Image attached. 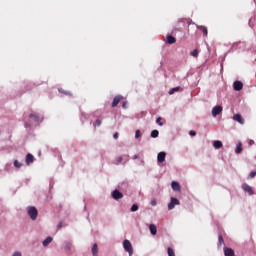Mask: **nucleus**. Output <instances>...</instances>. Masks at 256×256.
Here are the masks:
<instances>
[{"label": "nucleus", "mask_w": 256, "mask_h": 256, "mask_svg": "<svg viewBox=\"0 0 256 256\" xmlns=\"http://www.w3.org/2000/svg\"><path fill=\"white\" fill-rule=\"evenodd\" d=\"M223 112V107L222 106H215L213 109H212V115L214 117H217V115H220V113Z\"/></svg>", "instance_id": "nucleus-4"}, {"label": "nucleus", "mask_w": 256, "mask_h": 256, "mask_svg": "<svg viewBox=\"0 0 256 256\" xmlns=\"http://www.w3.org/2000/svg\"><path fill=\"white\" fill-rule=\"evenodd\" d=\"M14 167H16L17 169H21L22 164L18 160H15L14 161Z\"/></svg>", "instance_id": "nucleus-27"}, {"label": "nucleus", "mask_w": 256, "mask_h": 256, "mask_svg": "<svg viewBox=\"0 0 256 256\" xmlns=\"http://www.w3.org/2000/svg\"><path fill=\"white\" fill-rule=\"evenodd\" d=\"M225 256H235V251L232 248H224Z\"/></svg>", "instance_id": "nucleus-13"}, {"label": "nucleus", "mask_w": 256, "mask_h": 256, "mask_svg": "<svg viewBox=\"0 0 256 256\" xmlns=\"http://www.w3.org/2000/svg\"><path fill=\"white\" fill-rule=\"evenodd\" d=\"M29 118H30V119H33V121H34L35 123H39V121H41V117H39V115H37V114H35V113H31V114L29 115Z\"/></svg>", "instance_id": "nucleus-15"}, {"label": "nucleus", "mask_w": 256, "mask_h": 256, "mask_svg": "<svg viewBox=\"0 0 256 256\" xmlns=\"http://www.w3.org/2000/svg\"><path fill=\"white\" fill-rule=\"evenodd\" d=\"M123 247L124 251H126V253H129V256L133 255V245H131V242L129 240L123 241Z\"/></svg>", "instance_id": "nucleus-2"}, {"label": "nucleus", "mask_w": 256, "mask_h": 256, "mask_svg": "<svg viewBox=\"0 0 256 256\" xmlns=\"http://www.w3.org/2000/svg\"><path fill=\"white\" fill-rule=\"evenodd\" d=\"M213 147H214L215 149H221V147H223V142H221V141H219V140H216V141H214V143H213Z\"/></svg>", "instance_id": "nucleus-18"}, {"label": "nucleus", "mask_w": 256, "mask_h": 256, "mask_svg": "<svg viewBox=\"0 0 256 256\" xmlns=\"http://www.w3.org/2000/svg\"><path fill=\"white\" fill-rule=\"evenodd\" d=\"M151 137L152 139H157V137H159V130H153L151 132Z\"/></svg>", "instance_id": "nucleus-23"}, {"label": "nucleus", "mask_w": 256, "mask_h": 256, "mask_svg": "<svg viewBox=\"0 0 256 256\" xmlns=\"http://www.w3.org/2000/svg\"><path fill=\"white\" fill-rule=\"evenodd\" d=\"M179 89H181V87L172 88V89L169 91V95H173V93H175V91H179Z\"/></svg>", "instance_id": "nucleus-28"}, {"label": "nucleus", "mask_w": 256, "mask_h": 256, "mask_svg": "<svg viewBox=\"0 0 256 256\" xmlns=\"http://www.w3.org/2000/svg\"><path fill=\"white\" fill-rule=\"evenodd\" d=\"M97 253H99V246H97V243H95L92 246V254H93V256H97Z\"/></svg>", "instance_id": "nucleus-21"}, {"label": "nucleus", "mask_w": 256, "mask_h": 256, "mask_svg": "<svg viewBox=\"0 0 256 256\" xmlns=\"http://www.w3.org/2000/svg\"><path fill=\"white\" fill-rule=\"evenodd\" d=\"M113 138H114V139H119V133H117V132L114 133V134H113Z\"/></svg>", "instance_id": "nucleus-36"}, {"label": "nucleus", "mask_w": 256, "mask_h": 256, "mask_svg": "<svg viewBox=\"0 0 256 256\" xmlns=\"http://www.w3.org/2000/svg\"><path fill=\"white\" fill-rule=\"evenodd\" d=\"M198 29L202 31L204 37H207V34H208L207 27H205V26H200V27H198Z\"/></svg>", "instance_id": "nucleus-22"}, {"label": "nucleus", "mask_w": 256, "mask_h": 256, "mask_svg": "<svg viewBox=\"0 0 256 256\" xmlns=\"http://www.w3.org/2000/svg\"><path fill=\"white\" fill-rule=\"evenodd\" d=\"M25 161H26V165H31V163L35 161V156H33V154H27Z\"/></svg>", "instance_id": "nucleus-11"}, {"label": "nucleus", "mask_w": 256, "mask_h": 256, "mask_svg": "<svg viewBox=\"0 0 256 256\" xmlns=\"http://www.w3.org/2000/svg\"><path fill=\"white\" fill-rule=\"evenodd\" d=\"M53 241V238L51 236H48L43 242L42 245L43 247H47V245H49V243H51Z\"/></svg>", "instance_id": "nucleus-20"}, {"label": "nucleus", "mask_w": 256, "mask_h": 256, "mask_svg": "<svg viewBox=\"0 0 256 256\" xmlns=\"http://www.w3.org/2000/svg\"><path fill=\"white\" fill-rule=\"evenodd\" d=\"M139 137H141V130H136L135 132V138L139 139Z\"/></svg>", "instance_id": "nucleus-31"}, {"label": "nucleus", "mask_w": 256, "mask_h": 256, "mask_svg": "<svg viewBox=\"0 0 256 256\" xmlns=\"http://www.w3.org/2000/svg\"><path fill=\"white\" fill-rule=\"evenodd\" d=\"M166 42L168 43V45H173L174 43H177V39L172 35H168L166 37Z\"/></svg>", "instance_id": "nucleus-12"}, {"label": "nucleus", "mask_w": 256, "mask_h": 256, "mask_svg": "<svg viewBox=\"0 0 256 256\" xmlns=\"http://www.w3.org/2000/svg\"><path fill=\"white\" fill-rule=\"evenodd\" d=\"M12 256H21V252H15Z\"/></svg>", "instance_id": "nucleus-41"}, {"label": "nucleus", "mask_w": 256, "mask_h": 256, "mask_svg": "<svg viewBox=\"0 0 256 256\" xmlns=\"http://www.w3.org/2000/svg\"><path fill=\"white\" fill-rule=\"evenodd\" d=\"M233 89H234V91H241V89H243V82L235 81L233 83Z\"/></svg>", "instance_id": "nucleus-9"}, {"label": "nucleus", "mask_w": 256, "mask_h": 256, "mask_svg": "<svg viewBox=\"0 0 256 256\" xmlns=\"http://www.w3.org/2000/svg\"><path fill=\"white\" fill-rule=\"evenodd\" d=\"M121 99H123V96H121V95L115 96L112 101L111 107H117V105H119V103H121Z\"/></svg>", "instance_id": "nucleus-8"}, {"label": "nucleus", "mask_w": 256, "mask_h": 256, "mask_svg": "<svg viewBox=\"0 0 256 256\" xmlns=\"http://www.w3.org/2000/svg\"><path fill=\"white\" fill-rule=\"evenodd\" d=\"M149 230H150L151 235H157V226L155 224H150Z\"/></svg>", "instance_id": "nucleus-16"}, {"label": "nucleus", "mask_w": 256, "mask_h": 256, "mask_svg": "<svg viewBox=\"0 0 256 256\" xmlns=\"http://www.w3.org/2000/svg\"><path fill=\"white\" fill-rule=\"evenodd\" d=\"M27 211L30 219H32V221H35L37 219V216L39 215V211L37 210V208H35V206H30L28 207Z\"/></svg>", "instance_id": "nucleus-1"}, {"label": "nucleus", "mask_w": 256, "mask_h": 256, "mask_svg": "<svg viewBox=\"0 0 256 256\" xmlns=\"http://www.w3.org/2000/svg\"><path fill=\"white\" fill-rule=\"evenodd\" d=\"M175 205H180L179 199L172 197L170 203L168 204L169 211L175 209Z\"/></svg>", "instance_id": "nucleus-3"}, {"label": "nucleus", "mask_w": 256, "mask_h": 256, "mask_svg": "<svg viewBox=\"0 0 256 256\" xmlns=\"http://www.w3.org/2000/svg\"><path fill=\"white\" fill-rule=\"evenodd\" d=\"M94 125H97V127H100V125H101V120L100 119H97L96 121H95V124Z\"/></svg>", "instance_id": "nucleus-35"}, {"label": "nucleus", "mask_w": 256, "mask_h": 256, "mask_svg": "<svg viewBox=\"0 0 256 256\" xmlns=\"http://www.w3.org/2000/svg\"><path fill=\"white\" fill-rule=\"evenodd\" d=\"M185 21H187V19H179L178 23H185Z\"/></svg>", "instance_id": "nucleus-39"}, {"label": "nucleus", "mask_w": 256, "mask_h": 256, "mask_svg": "<svg viewBox=\"0 0 256 256\" xmlns=\"http://www.w3.org/2000/svg\"><path fill=\"white\" fill-rule=\"evenodd\" d=\"M133 159H139V155H137V154L134 155V156H133Z\"/></svg>", "instance_id": "nucleus-43"}, {"label": "nucleus", "mask_w": 256, "mask_h": 256, "mask_svg": "<svg viewBox=\"0 0 256 256\" xmlns=\"http://www.w3.org/2000/svg\"><path fill=\"white\" fill-rule=\"evenodd\" d=\"M242 189L243 191H245V193L249 194V195H254L255 192H253V188H251V186H249L248 184H242Z\"/></svg>", "instance_id": "nucleus-5"}, {"label": "nucleus", "mask_w": 256, "mask_h": 256, "mask_svg": "<svg viewBox=\"0 0 256 256\" xmlns=\"http://www.w3.org/2000/svg\"><path fill=\"white\" fill-rule=\"evenodd\" d=\"M122 162H123V157H121V156L118 157V158H117V163H122Z\"/></svg>", "instance_id": "nucleus-37"}, {"label": "nucleus", "mask_w": 256, "mask_h": 256, "mask_svg": "<svg viewBox=\"0 0 256 256\" xmlns=\"http://www.w3.org/2000/svg\"><path fill=\"white\" fill-rule=\"evenodd\" d=\"M65 251H68V253L73 251V244L71 242H65Z\"/></svg>", "instance_id": "nucleus-17"}, {"label": "nucleus", "mask_w": 256, "mask_h": 256, "mask_svg": "<svg viewBox=\"0 0 256 256\" xmlns=\"http://www.w3.org/2000/svg\"><path fill=\"white\" fill-rule=\"evenodd\" d=\"M233 120L240 123V125H245V119H243V116H241V114H235L233 116Z\"/></svg>", "instance_id": "nucleus-7"}, {"label": "nucleus", "mask_w": 256, "mask_h": 256, "mask_svg": "<svg viewBox=\"0 0 256 256\" xmlns=\"http://www.w3.org/2000/svg\"><path fill=\"white\" fill-rule=\"evenodd\" d=\"M249 145H255V141L250 140V141H249Z\"/></svg>", "instance_id": "nucleus-42"}, {"label": "nucleus", "mask_w": 256, "mask_h": 256, "mask_svg": "<svg viewBox=\"0 0 256 256\" xmlns=\"http://www.w3.org/2000/svg\"><path fill=\"white\" fill-rule=\"evenodd\" d=\"M112 197L113 199H115L116 201H119V199H123V193H121L119 190H114L112 192Z\"/></svg>", "instance_id": "nucleus-6"}, {"label": "nucleus", "mask_w": 256, "mask_h": 256, "mask_svg": "<svg viewBox=\"0 0 256 256\" xmlns=\"http://www.w3.org/2000/svg\"><path fill=\"white\" fill-rule=\"evenodd\" d=\"M190 55L195 58L199 57V50H193L192 52H190Z\"/></svg>", "instance_id": "nucleus-24"}, {"label": "nucleus", "mask_w": 256, "mask_h": 256, "mask_svg": "<svg viewBox=\"0 0 256 256\" xmlns=\"http://www.w3.org/2000/svg\"><path fill=\"white\" fill-rule=\"evenodd\" d=\"M57 227L58 229H61L63 227V222H59Z\"/></svg>", "instance_id": "nucleus-38"}, {"label": "nucleus", "mask_w": 256, "mask_h": 256, "mask_svg": "<svg viewBox=\"0 0 256 256\" xmlns=\"http://www.w3.org/2000/svg\"><path fill=\"white\" fill-rule=\"evenodd\" d=\"M161 121H162V118H161V117H158V118L156 119V123L159 124L160 127H163V122H161Z\"/></svg>", "instance_id": "nucleus-30"}, {"label": "nucleus", "mask_w": 256, "mask_h": 256, "mask_svg": "<svg viewBox=\"0 0 256 256\" xmlns=\"http://www.w3.org/2000/svg\"><path fill=\"white\" fill-rule=\"evenodd\" d=\"M249 177L250 179H253L254 177H256V171L250 172Z\"/></svg>", "instance_id": "nucleus-32"}, {"label": "nucleus", "mask_w": 256, "mask_h": 256, "mask_svg": "<svg viewBox=\"0 0 256 256\" xmlns=\"http://www.w3.org/2000/svg\"><path fill=\"white\" fill-rule=\"evenodd\" d=\"M241 151H243V144L241 142H238L236 149H235V153H237V155H239V153H241Z\"/></svg>", "instance_id": "nucleus-19"}, {"label": "nucleus", "mask_w": 256, "mask_h": 256, "mask_svg": "<svg viewBox=\"0 0 256 256\" xmlns=\"http://www.w3.org/2000/svg\"><path fill=\"white\" fill-rule=\"evenodd\" d=\"M165 157H167V153H165V152L158 153V155H157L158 163H163L165 161Z\"/></svg>", "instance_id": "nucleus-10"}, {"label": "nucleus", "mask_w": 256, "mask_h": 256, "mask_svg": "<svg viewBox=\"0 0 256 256\" xmlns=\"http://www.w3.org/2000/svg\"><path fill=\"white\" fill-rule=\"evenodd\" d=\"M167 252L168 256H175V250H173V248L168 247Z\"/></svg>", "instance_id": "nucleus-26"}, {"label": "nucleus", "mask_w": 256, "mask_h": 256, "mask_svg": "<svg viewBox=\"0 0 256 256\" xmlns=\"http://www.w3.org/2000/svg\"><path fill=\"white\" fill-rule=\"evenodd\" d=\"M130 211H132L133 213H135V211H139V205L133 204L130 208Z\"/></svg>", "instance_id": "nucleus-25"}, {"label": "nucleus", "mask_w": 256, "mask_h": 256, "mask_svg": "<svg viewBox=\"0 0 256 256\" xmlns=\"http://www.w3.org/2000/svg\"><path fill=\"white\" fill-rule=\"evenodd\" d=\"M150 203H151L152 207H155V205H157V200L152 199Z\"/></svg>", "instance_id": "nucleus-34"}, {"label": "nucleus", "mask_w": 256, "mask_h": 256, "mask_svg": "<svg viewBox=\"0 0 256 256\" xmlns=\"http://www.w3.org/2000/svg\"><path fill=\"white\" fill-rule=\"evenodd\" d=\"M122 107L123 109H127V102H123Z\"/></svg>", "instance_id": "nucleus-40"}, {"label": "nucleus", "mask_w": 256, "mask_h": 256, "mask_svg": "<svg viewBox=\"0 0 256 256\" xmlns=\"http://www.w3.org/2000/svg\"><path fill=\"white\" fill-rule=\"evenodd\" d=\"M171 187L173 191H181V185H179V182L172 181Z\"/></svg>", "instance_id": "nucleus-14"}, {"label": "nucleus", "mask_w": 256, "mask_h": 256, "mask_svg": "<svg viewBox=\"0 0 256 256\" xmlns=\"http://www.w3.org/2000/svg\"><path fill=\"white\" fill-rule=\"evenodd\" d=\"M218 241H219L220 245H225V240H223V236L220 235L218 237Z\"/></svg>", "instance_id": "nucleus-29"}, {"label": "nucleus", "mask_w": 256, "mask_h": 256, "mask_svg": "<svg viewBox=\"0 0 256 256\" xmlns=\"http://www.w3.org/2000/svg\"><path fill=\"white\" fill-rule=\"evenodd\" d=\"M189 135H190L191 137H195V135H197V132H195L194 130H191V131L189 132Z\"/></svg>", "instance_id": "nucleus-33"}]
</instances>
